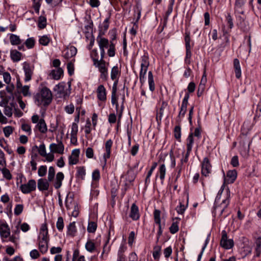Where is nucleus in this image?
<instances>
[{"label": "nucleus", "instance_id": "f257e3e1", "mask_svg": "<svg viewBox=\"0 0 261 261\" xmlns=\"http://www.w3.org/2000/svg\"><path fill=\"white\" fill-rule=\"evenodd\" d=\"M53 95L47 87H43L35 96V103L38 106H47L51 102Z\"/></svg>", "mask_w": 261, "mask_h": 261}, {"label": "nucleus", "instance_id": "f03ea898", "mask_svg": "<svg viewBox=\"0 0 261 261\" xmlns=\"http://www.w3.org/2000/svg\"><path fill=\"white\" fill-rule=\"evenodd\" d=\"M37 240L40 252L42 253H46L48 250L49 242L48 228L46 223L41 225Z\"/></svg>", "mask_w": 261, "mask_h": 261}, {"label": "nucleus", "instance_id": "7ed1b4c3", "mask_svg": "<svg viewBox=\"0 0 261 261\" xmlns=\"http://www.w3.org/2000/svg\"><path fill=\"white\" fill-rule=\"evenodd\" d=\"M0 237L2 242L10 241L17 244L18 237L11 236V230L8 223L4 220L0 221Z\"/></svg>", "mask_w": 261, "mask_h": 261}, {"label": "nucleus", "instance_id": "20e7f679", "mask_svg": "<svg viewBox=\"0 0 261 261\" xmlns=\"http://www.w3.org/2000/svg\"><path fill=\"white\" fill-rule=\"evenodd\" d=\"M140 70L139 72V80L142 85L145 82L146 74L149 66V57L147 54H144L140 60Z\"/></svg>", "mask_w": 261, "mask_h": 261}, {"label": "nucleus", "instance_id": "39448f33", "mask_svg": "<svg viewBox=\"0 0 261 261\" xmlns=\"http://www.w3.org/2000/svg\"><path fill=\"white\" fill-rule=\"evenodd\" d=\"M95 63L93 65L98 68L99 71L100 72V77L103 80H107L108 75V64H107L106 62L103 60V58H101L99 60H95Z\"/></svg>", "mask_w": 261, "mask_h": 261}, {"label": "nucleus", "instance_id": "423d86ee", "mask_svg": "<svg viewBox=\"0 0 261 261\" xmlns=\"http://www.w3.org/2000/svg\"><path fill=\"white\" fill-rule=\"evenodd\" d=\"M71 84L70 82L67 84L62 82L56 85L54 90L57 93L60 94V96L65 97L68 96L70 93Z\"/></svg>", "mask_w": 261, "mask_h": 261}, {"label": "nucleus", "instance_id": "0eeeda50", "mask_svg": "<svg viewBox=\"0 0 261 261\" xmlns=\"http://www.w3.org/2000/svg\"><path fill=\"white\" fill-rule=\"evenodd\" d=\"M23 70L24 72V81L28 82L31 80L34 70V66L27 62L22 63Z\"/></svg>", "mask_w": 261, "mask_h": 261}, {"label": "nucleus", "instance_id": "6e6552de", "mask_svg": "<svg viewBox=\"0 0 261 261\" xmlns=\"http://www.w3.org/2000/svg\"><path fill=\"white\" fill-rule=\"evenodd\" d=\"M100 51V57L104 58L105 55V48L109 47L110 43L108 39L98 35L96 39Z\"/></svg>", "mask_w": 261, "mask_h": 261}, {"label": "nucleus", "instance_id": "1a4fd4ad", "mask_svg": "<svg viewBox=\"0 0 261 261\" xmlns=\"http://www.w3.org/2000/svg\"><path fill=\"white\" fill-rule=\"evenodd\" d=\"M77 54V49L73 46H67L63 51V57L67 61L75 59L74 57Z\"/></svg>", "mask_w": 261, "mask_h": 261}, {"label": "nucleus", "instance_id": "9d476101", "mask_svg": "<svg viewBox=\"0 0 261 261\" xmlns=\"http://www.w3.org/2000/svg\"><path fill=\"white\" fill-rule=\"evenodd\" d=\"M36 188V182L35 180H29L27 184H23L20 186L21 192L24 194H28L34 191Z\"/></svg>", "mask_w": 261, "mask_h": 261}, {"label": "nucleus", "instance_id": "9b49d317", "mask_svg": "<svg viewBox=\"0 0 261 261\" xmlns=\"http://www.w3.org/2000/svg\"><path fill=\"white\" fill-rule=\"evenodd\" d=\"M189 97V94L188 93H186L182 99L180 111L178 116V117L180 118H183L186 113Z\"/></svg>", "mask_w": 261, "mask_h": 261}, {"label": "nucleus", "instance_id": "f8f14e48", "mask_svg": "<svg viewBox=\"0 0 261 261\" xmlns=\"http://www.w3.org/2000/svg\"><path fill=\"white\" fill-rule=\"evenodd\" d=\"M111 102L113 105H115L116 109L117 112H119V116H118V121L120 120L122 113L123 111V106H121V110L120 111L118 110V103L117 102V98L116 96V87L114 85L113 87L112 96H111Z\"/></svg>", "mask_w": 261, "mask_h": 261}, {"label": "nucleus", "instance_id": "ddd939ff", "mask_svg": "<svg viewBox=\"0 0 261 261\" xmlns=\"http://www.w3.org/2000/svg\"><path fill=\"white\" fill-rule=\"evenodd\" d=\"M49 149L50 152L51 153L63 154L64 151V146L62 142L60 141L58 144H50L49 145Z\"/></svg>", "mask_w": 261, "mask_h": 261}, {"label": "nucleus", "instance_id": "4468645a", "mask_svg": "<svg viewBox=\"0 0 261 261\" xmlns=\"http://www.w3.org/2000/svg\"><path fill=\"white\" fill-rule=\"evenodd\" d=\"M96 94L99 100L105 102L107 100V91L103 85H100L97 87Z\"/></svg>", "mask_w": 261, "mask_h": 261}, {"label": "nucleus", "instance_id": "2eb2a0df", "mask_svg": "<svg viewBox=\"0 0 261 261\" xmlns=\"http://www.w3.org/2000/svg\"><path fill=\"white\" fill-rule=\"evenodd\" d=\"M78 132V125L77 123L73 122L71 126L70 142L73 144L77 143V134Z\"/></svg>", "mask_w": 261, "mask_h": 261}, {"label": "nucleus", "instance_id": "dca6fc26", "mask_svg": "<svg viewBox=\"0 0 261 261\" xmlns=\"http://www.w3.org/2000/svg\"><path fill=\"white\" fill-rule=\"evenodd\" d=\"M100 241L98 238L96 239V242L92 240H88L85 244L86 250L89 252H93L96 249V247L100 245Z\"/></svg>", "mask_w": 261, "mask_h": 261}, {"label": "nucleus", "instance_id": "f3484780", "mask_svg": "<svg viewBox=\"0 0 261 261\" xmlns=\"http://www.w3.org/2000/svg\"><path fill=\"white\" fill-rule=\"evenodd\" d=\"M80 150L75 149L72 151L71 154L69 156V164L70 165L77 164L79 161Z\"/></svg>", "mask_w": 261, "mask_h": 261}, {"label": "nucleus", "instance_id": "a211bd4d", "mask_svg": "<svg viewBox=\"0 0 261 261\" xmlns=\"http://www.w3.org/2000/svg\"><path fill=\"white\" fill-rule=\"evenodd\" d=\"M112 144H113V141L111 139L107 140L105 143L106 152L103 154V155L105 165L106 164L107 159H109L110 157L111 152V147H112Z\"/></svg>", "mask_w": 261, "mask_h": 261}, {"label": "nucleus", "instance_id": "6ab92c4d", "mask_svg": "<svg viewBox=\"0 0 261 261\" xmlns=\"http://www.w3.org/2000/svg\"><path fill=\"white\" fill-rule=\"evenodd\" d=\"M207 158L204 159L201 167V173L203 175L206 176L210 173L211 170V166L209 163Z\"/></svg>", "mask_w": 261, "mask_h": 261}, {"label": "nucleus", "instance_id": "aec40b11", "mask_svg": "<svg viewBox=\"0 0 261 261\" xmlns=\"http://www.w3.org/2000/svg\"><path fill=\"white\" fill-rule=\"evenodd\" d=\"M64 178V175L62 172H58L54 182V186L56 189H59L62 185V181Z\"/></svg>", "mask_w": 261, "mask_h": 261}, {"label": "nucleus", "instance_id": "412c9836", "mask_svg": "<svg viewBox=\"0 0 261 261\" xmlns=\"http://www.w3.org/2000/svg\"><path fill=\"white\" fill-rule=\"evenodd\" d=\"M37 186L40 191H46L48 189L49 184L46 179L40 178L38 180Z\"/></svg>", "mask_w": 261, "mask_h": 261}, {"label": "nucleus", "instance_id": "4be33fe9", "mask_svg": "<svg viewBox=\"0 0 261 261\" xmlns=\"http://www.w3.org/2000/svg\"><path fill=\"white\" fill-rule=\"evenodd\" d=\"M63 74V70L59 67L56 69L52 70L50 73V76L56 80H59Z\"/></svg>", "mask_w": 261, "mask_h": 261}, {"label": "nucleus", "instance_id": "5701e85b", "mask_svg": "<svg viewBox=\"0 0 261 261\" xmlns=\"http://www.w3.org/2000/svg\"><path fill=\"white\" fill-rule=\"evenodd\" d=\"M233 65L236 77L237 79H240L241 77L242 72L240 62L238 59H234Z\"/></svg>", "mask_w": 261, "mask_h": 261}, {"label": "nucleus", "instance_id": "b1692460", "mask_svg": "<svg viewBox=\"0 0 261 261\" xmlns=\"http://www.w3.org/2000/svg\"><path fill=\"white\" fill-rule=\"evenodd\" d=\"M36 128L42 134H45L47 132V127L44 119H40L38 123L36 124Z\"/></svg>", "mask_w": 261, "mask_h": 261}, {"label": "nucleus", "instance_id": "393cba45", "mask_svg": "<svg viewBox=\"0 0 261 261\" xmlns=\"http://www.w3.org/2000/svg\"><path fill=\"white\" fill-rule=\"evenodd\" d=\"M136 174L134 172V171L132 169H129L128 170L127 174L123 175L122 178H124L126 180L125 185L128 183H131L133 181L135 178Z\"/></svg>", "mask_w": 261, "mask_h": 261}, {"label": "nucleus", "instance_id": "a878e982", "mask_svg": "<svg viewBox=\"0 0 261 261\" xmlns=\"http://www.w3.org/2000/svg\"><path fill=\"white\" fill-rule=\"evenodd\" d=\"M129 217L134 220H137L139 218L138 207L135 204H133L131 206Z\"/></svg>", "mask_w": 261, "mask_h": 261}, {"label": "nucleus", "instance_id": "bb28decb", "mask_svg": "<svg viewBox=\"0 0 261 261\" xmlns=\"http://www.w3.org/2000/svg\"><path fill=\"white\" fill-rule=\"evenodd\" d=\"M22 54L16 49H12L10 51V57L14 62H17L21 59Z\"/></svg>", "mask_w": 261, "mask_h": 261}, {"label": "nucleus", "instance_id": "cd10ccee", "mask_svg": "<svg viewBox=\"0 0 261 261\" xmlns=\"http://www.w3.org/2000/svg\"><path fill=\"white\" fill-rule=\"evenodd\" d=\"M220 245L224 249H228V243L227 240V233L226 230L222 231V238L220 241Z\"/></svg>", "mask_w": 261, "mask_h": 261}, {"label": "nucleus", "instance_id": "c85d7f7f", "mask_svg": "<svg viewBox=\"0 0 261 261\" xmlns=\"http://www.w3.org/2000/svg\"><path fill=\"white\" fill-rule=\"evenodd\" d=\"M179 219L175 218L173 219V222L169 228L170 231L171 233L174 234L179 230L178 223Z\"/></svg>", "mask_w": 261, "mask_h": 261}, {"label": "nucleus", "instance_id": "c756f323", "mask_svg": "<svg viewBox=\"0 0 261 261\" xmlns=\"http://www.w3.org/2000/svg\"><path fill=\"white\" fill-rule=\"evenodd\" d=\"M76 233V228L74 222L70 223L67 227V234L71 237H74Z\"/></svg>", "mask_w": 261, "mask_h": 261}, {"label": "nucleus", "instance_id": "7c9ffc66", "mask_svg": "<svg viewBox=\"0 0 261 261\" xmlns=\"http://www.w3.org/2000/svg\"><path fill=\"white\" fill-rule=\"evenodd\" d=\"M72 260V261H86L85 256L80 255V250L78 249L73 250Z\"/></svg>", "mask_w": 261, "mask_h": 261}, {"label": "nucleus", "instance_id": "2f4dec72", "mask_svg": "<svg viewBox=\"0 0 261 261\" xmlns=\"http://www.w3.org/2000/svg\"><path fill=\"white\" fill-rule=\"evenodd\" d=\"M148 82L149 90L153 92L155 90V84L152 72L149 71L148 73Z\"/></svg>", "mask_w": 261, "mask_h": 261}, {"label": "nucleus", "instance_id": "473e14b6", "mask_svg": "<svg viewBox=\"0 0 261 261\" xmlns=\"http://www.w3.org/2000/svg\"><path fill=\"white\" fill-rule=\"evenodd\" d=\"M120 71L117 66H114L111 72V78L112 80H116L115 84H117V79L119 75Z\"/></svg>", "mask_w": 261, "mask_h": 261}, {"label": "nucleus", "instance_id": "72a5a7b5", "mask_svg": "<svg viewBox=\"0 0 261 261\" xmlns=\"http://www.w3.org/2000/svg\"><path fill=\"white\" fill-rule=\"evenodd\" d=\"M109 28V19L107 18L103 22L102 24L99 28V35L100 36H102L105 34L106 32Z\"/></svg>", "mask_w": 261, "mask_h": 261}, {"label": "nucleus", "instance_id": "f704fd0d", "mask_svg": "<svg viewBox=\"0 0 261 261\" xmlns=\"http://www.w3.org/2000/svg\"><path fill=\"white\" fill-rule=\"evenodd\" d=\"M194 142V138L193 134H190L187 139V151L188 152H191L193 144Z\"/></svg>", "mask_w": 261, "mask_h": 261}, {"label": "nucleus", "instance_id": "c9c22d12", "mask_svg": "<svg viewBox=\"0 0 261 261\" xmlns=\"http://www.w3.org/2000/svg\"><path fill=\"white\" fill-rule=\"evenodd\" d=\"M10 41L12 45H19L21 43V40L19 37L15 34H11L10 37Z\"/></svg>", "mask_w": 261, "mask_h": 261}, {"label": "nucleus", "instance_id": "e433bc0d", "mask_svg": "<svg viewBox=\"0 0 261 261\" xmlns=\"http://www.w3.org/2000/svg\"><path fill=\"white\" fill-rule=\"evenodd\" d=\"M167 103L166 102H162V106L160 109L159 111L157 113L156 117L157 121L161 120L164 114V109L167 107Z\"/></svg>", "mask_w": 261, "mask_h": 261}, {"label": "nucleus", "instance_id": "4c0bfd02", "mask_svg": "<svg viewBox=\"0 0 261 261\" xmlns=\"http://www.w3.org/2000/svg\"><path fill=\"white\" fill-rule=\"evenodd\" d=\"M51 40L50 38L47 35L41 36L39 39V42L40 44L47 46Z\"/></svg>", "mask_w": 261, "mask_h": 261}, {"label": "nucleus", "instance_id": "58836bf2", "mask_svg": "<svg viewBox=\"0 0 261 261\" xmlns=\"http://www.w3.org/2000/svg\"><path fill=\"white\" fill-rule=\"evenodd\" d=\"M67 62V68L68 72L70 75H72L74 73V63L75 62V59H72L71 60Z\"/></svg>", "mask_w": 261, "mask_h": 261}, {"label": "nucleus", "instance_id": "ea45409f", "mask_svg": "<svg viewBox=\"0 0 261 261\" xmlns=\"http://www.w3.org/2000/svg\"><path fill=\"white\" fill-rule=\"evenodd\" d=\"M166 172V166L164 164L160 165L159 168V174L160 179L163 181L165 177Z\"/></svg>", "mask_w": 261, "mask_h": 261}, {"label": "nucleus", "instance_id": "a19ab883", "mask_svg": "<svg viewBox=\"0 0 261 261\" xmlns=\"http://www.w3.org/2000/svg\"><path fill=\"white\" fill-rule=\"evenodd\" d=\"M21 129L25 132L28 135H31L32 134L31 126L30 124L23 122L21 125Z\"/></svg>", "mask_w": 261, "mask_h": 261}, {"label": "nucleus", "instance_id": "79ce46f5", "mask_svg": "<svg viewBox=\"0 0 261 261\" xmlns=\"http://www.w3.org/2000/svg\"><path fill=\"white\" fill-rule=\"evenodd\" d=\"M161 247L160 246H156L154 247L152 253L153 257L155 260H159L161 255Z\"/></svg>", "mask_w": 261, "mask_h": 261}, {"label": "nucleus", "instance_id": "37998d69", "mask_svg": "<svg viewBox=\"0 0 261 261\" xmlns=\"http://www.w3.org/2000/svg\"><path fill=\"white\" fill-rule=\"evenodd\" d=\"M108 48V54L109 56L111 57H114L115 55V47L113 40L110 42V44Z\"/></svg>", "mask_w": 261, "mask_h": 261}, {"label": "nucleus", "instance_id": "c03bdc74", "mask_svg": "<svg viewBox=\"0 0 261 261\" xmlns=\"http://www.w3.org/2000/svg\"><path fill=\"white\" fill-rule=\"evenodd\" d=\"M136 234L133 231H131L129 234V236L128 238V244L131 247L133 246V244L136 239Z\"/></svg>", "mask_w": 261, "mask_h": 261}, {"label": "nucleus", "instance_id": "a18cd8bd", "mask_svg": "<svg viewBox=\"0 0 261 261\" xmlns=\"http://www.w3.org/2000/svg\"><path fill=\"white\" fill-rule=\"evenodd\" d=\"M46 25V19L44 16H40L39 17L38 26L41 29H44Z\"/></svg>", "mask_w": 261, "mask_h": 261}, {"label": "nucleus", "instance_id": "49530a36", "mask_svg": "<svg viewBox=\"0 0 261 261\" xmlns=\"http://www.w3.org/2000/svg\"><path fill=\"white\" fill-rule=\"evenodd\" d=\"M14 130V128L11 126H7L3 128V132L5 136L7 138L11 135Z\"/></svg>", "mask_w": 261, "mask_h": 261}, {"label": "nucleus", "instance_id": "de8ad7c7", "mask_svg": "<svg viewBox=\"0 0 261 261\" xmlns=\"http://www.w3.org/2000/svg\"><path fill=\"white\" fill-rule=\"evenodd\" d=\"M0 170L3 174V176L7 179H10L12 178L11 174L9 170L5 168V166H3V168H0Z\"/></svg>", "mask_w": 261, "mask_h": 261}, {"label": "nucleus", "instance_id": "09e8293b", "mask_svg": "<svg viewBox=\"0 0 261 261\" xmlns=\"http://www.w3.org/2000/svg\"><path fill=\"white\" fill-rule=\"evenodd\" d=\"M4 113L6 116L11 117L13 115V109L12 107L7 105L4 107Z\"/></svg>", "mask_w": 261, "mask_h": 261}, {"label": "nucleus", "instance_id": "8fccbe9b", "mask_svg": "<svg viewBox=\"0 0 261 261\" xmlns=\"http://www.w3.org/2000/svg\"><path fill=\"white\" fill-rule=\"evenodd\" d=\"M86 175V170L84 167H79L77 170V176L79 178L84 179Z\"/></svg>", "mask_w": 261, "mask_h": 261}, {"label": "nucleus", "instance_id": "3c124183", "mask_svg": "<svg viewBox=\"0 0 261 261\" xmlns=\"http://www.w3.org/2000/svg\"><path fill=\"white\" fill-rule=\"evenodd\" d=\"M35 41L34 38L31 37L27 39L25 42V44L28 48H32L35 45Z\"/></svg>", "mask_w": 261, "mask_h": 261}, {"label": "nucleus", "instance_id": "603ef678", "mask_svg": "<svg viewBox=\"0 0 261 261\" xmlns=\"http://www.w3.org/2000/svg\"><path fill=\"white\" fill-rule=\"evenodd\" d=\"M237 177V171L236 169L229 170V183H233Z\"/></svg>", "mask_w": 261, "mask_h": 261}, {"label": "nucleus", "instance_id": "864d4df0", "mask_svg": "<svg viewBox=\"0 0 261 261\" xmlns=\"http://www.w3.org/2000/svg\"><path fill=\"white\" fill-rule=\"evenodd\" d=\"M57 228L59 231H62L64 228V221L62 217H60L58 218L56 224Z\"/></svg>", "mask_w": 261, "mask_h": 261}, {"label": "nucleus", "instance_id": "5fc2aeb1", "mask_svg": "<svg viewBox=\"0 0 261 261\" xmlns=\"http://www.w3.org/2000/svg\"><path fill=\"white\" fill-rule=\"evenodd\" d=\"M154 222L157 224H161L160 211L155 210L153 213Z\"/></svg>", "mask_w": 261, "mask_h": 261}, {"label": "nucleus", "instance_id": "6e6d98bb", "mask_svg": "<svg viewBox=\"0 0 261 261\" xmlns=\"http://www.w3.org/2000/svg\"><path fill=\"white\" fill-rule=\"evenodd\" d=\"M97 228V224L94 222H89L88 225L87 230L89 232H94Z\"/></svg>", "mask_w": 261, "mask_h": 261}, {"label": "nucleus", "instance_id": "4d7b16f0", "mask_svg": "<svg viewBox=\"0 0 261 261\" xmlns=\"http://www.w3.org/2000/svg\"><path fill=\"white\" fill-rule=\"evenodd\" d=\"M73 200L71 197L67 196L65 200V204L67 208L70 210L72 208V206H73Z\"/></svg>", "mask_w": 261, "mask_h": 261}, {"label": "nucleus", "instance_id": "13d9d810", "mask_svg": "<svg viewBox=\"0 0 261 261\" xmlns=\"http://www.w3.org/2000/svg\"><path fill=\"white\" fill-rule=\"evenodd\" d=\"M252 125L251 121L248 120L245 121L243 124L242 130L243 131L249 130L252 128Z\"/></svg>", "mask_w": 261, "mask_h": 261}, {"label": "nucleus", "instance_id": "bf43d9fd", "mask_svg": "<svg viewBox=\"0 0 261 261\" xmlns=\"http://www.w3.org/2000/svg\"><path fill=\"white\" fill-rule=\"evenodd\" d=\"M47 172V167L46 166H41L38 171V174L39 176H44Z\"/></svg>", "mask_w": 261, "mask_h": 261}, {"label": "nucleus", "instance_id": "052dcab7", "mask_svg": "<svg viewBox=\"0 0 261 261\" xmlns=\"http://www.w3.org/2000/svg\"><path fill=\"white\" fill-rule=\"evenodd\" d=\"M174 137L177 139L179 140L181 137V128L179 126H176L174 130Z\"/></svg>", "mask_w": 261, "mask_h": 261}, {"label": "nucleus", "instance_id": "680f3d73", "mask_svg": "<svg viewBox=\"0 0 261 261\" xmlns=\"http://www.w3.org/2000/svg\"><path fill=\"white\" fill-rule=\"evenodd\" d=\"M29 89L30 87L29 86H24L20 90L24 96H27L31 95V93L29 92Z\"/></svg>", "mask_w": 261, "mask_h": 261}, {"label": "nucleus", "instance_id": "e2e57ef3", "mask_svg": "<svg viewBox=\"0 0 261 261\" xmlns=\"http://www.w3.org/2000/svg\"><path fill=\"white\" fill-rule=\"evenodd\" d=\"M38 152L43 157L46 154V147L44 144H41L38 147Z\"/></svg>", "mask_w": 261, "mask_h": 261}, {"label": "nucleus", "instance_id": "0e129e2a", "mask_svg": "<svg viewBox=\"0 0 261 261\" xmlns=\"http://www.w3.org/2000/svg\"><path fill=\"white\" fill-rule=\"evenodd\" d=\"M91 123L90 120L88 119L86 120V123L85 126V133L86 134H89L91 132Z\"/></svg>", "mask_w": 261, "mask_h": 261}, {"label": "nucleus", "instance_id": "69168bd1", "mask_svg": "<svg viewBox=\"0 0 261 261\" xmlns=\"http://www.w3.org/2000/svg\"><path fill=\"white\" fill-rule=\"evenodd\" d=\"M90 56L93 61V63L96 62L95 60H98V54L97 49H93L91 51V52L90 53Z\"/></svg>", "mask_w": 261, "mask_h": 261}, {"label": "nucleus", "instance_id": "338daca9", "mask_svg": "<svg viewBox=\"0 0 261 261\" xmlns=\"http://www.w3.org/2000/svg\"><path fill=\"white\" fill-rule=\"evenodd\" d=\"M3 76L4 81L7 84H10L11 81L10 74L8 72H5L3 73Z\"/></svg>", "mask_w": 261, "mask_h": 261}, {"label": "nucleus", "instance_id": "774afa93", "mask_svg": "<svg viewBox=\"0 0 261 261\" xmlns=\"http://www.w3.org/2000/svg\"><path fill=\"white\" fill-rule=\"evenodd\" d=\"M172 252V249L171 246L166 248L163 251L164 255L166 258H168L170 256Z\"/></svg>", "mask_w": 261, "mask_h": 261}]
</instances>
